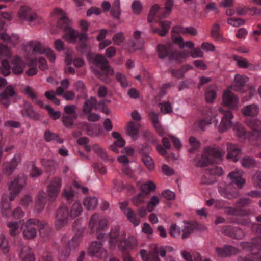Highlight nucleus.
<instances>
[{"label":"nucleus","mask_w":261,"mask_h":261,"mask_svg":"<svg viewBox=\"0 0 261 261\" xmlns=\"http://www.w3.org/2000/svg\"><path fill=\"white\" fill-rule=\"evenodd\" d=\"M53 14L58 17V27L66 32L63 38L69 43H75L77 41V31L70 27V21L66 16L64 12L61 9L56 8L54 10Z\"/></svg>","instance_id":"1"},{"label":"nucleus","mask_w":261,"mask_h":261,"mask_svg":"<svg viewBox=\"0 0 261 261\" xmlns=\"http://www.w3.org/2000/svg\"><path fill=\"white\" fill-rule=\"evenodd\" d=\"M93 63L100 70L95 69L94 74L102 81L108 83L110 82L109 76L114 73V69L109 64L108 60L102 55L94 54L92 56Z\"/></svg>","instance_id":"2"},{"label":"nucleus","mask_w":261,"mask_h":261,"mask_svg":"<svg viewBox=\"0 0 261 261\" xmlns=\"http://www.w3.org/2000/svg\"><path fill=\"white\" fill-rule=\"evenodd\" d=\"M173 248L168 247H160L158 248L157 245L153 244L150 246V249L149 251L148 254L144 249H142L140 251V254L144 261H161L158 254L164 257L166 256L167 249Z\"/></svg>","instance_id":"3"},{"label":"nucleus","mask_w":261,"mask_h":261,"mask_svg":"<svg viewBox=\"0 0 261 261\" xmlns=\"http://www.w3.org/2000/svg\"><path fill=\"white\" fill-rule=\"evenodd\" d=\"M224 154L218 148L207 147L204 150L201 158L199 161V165L205 167L216 162L215 160L220 159Z\"/></svg>","instance_id":"4"},{"label":"nucleus","mask_w":261,"mask_h":261,"mask_svg":"<svg viewBox=\"0 0 261 261\" xmlns=\"http://www.w3.org/2000/svg\"><path fill=\"white\" fill-rule=\"evenodd\" d=\"M109 226L108 219L100 217L97 213L93 214L89 222V228L92 232L105 231L108 228Z\"/></svg>","instance_id":"5"},{"label":"nucleus","mask_w":261,"mask_h":261,"mask_svg":"<svg viewBox=\"0 0 261 261\" xmlns=\"http://www.w3.org/2000/svg\"><path fill=\"white\" fill-rule=\"evenodd\" d=\"M17 98V94L14 87L11 85L7 86L0 93V103L7 109L11 102H15Z\"/></svg>","instance_id":"6"},{"label":"nucleus","mask_w":261,"mask_h":261,"mask_svg":"<svg viewBox=\"0 0 261 261\" xmlns=\"http://www.w3.org/2000/svg\"><path fill=\"white\" fill-rule=\"evenodd\" d=\"M62 184L61 177H54L50 180L46 190L47 199L50 202L56 200L60 192Z\"/></svg>","instance_id":"7"},{"label":"nucleus","mask_w":261,"mask_h":261,"mask_svg":"<svg viewBox=\"0 0 261 261\" xmlns=\"http://www.w3.org/2000/svg\"><path fill=\"white\" fill-rule=\"evenodd\" d=\"M69 212L67 206L64 204L61 205L57 210L56 214L55 226L57 229H61L68 223Z\"/></svg>","instance_id":"8"},{"label":"nucleus","mask_w":261,"mask_h":261,"mask_svg":"<svg viewBox=\"0 0 261 261\" xmlns=\"http://www.w3.org/2000/svg\"><path fill=\"white\" fill-rule=\"evenodd\" d=\"M88 253L89 255L99 259H105L108 256L107 250L103 247L102 243L98 241L91 242Z\"/></svg>","instance_id":"9"},{"label":"nucleus","mask_w":261,"mask_h":261,"mask_svg":"<svg viewBox=\"0 0 261 261\" xmlns=\"http://www.w3.org/2000/svg\"><path fill=\"white\" fill-rule=\"evenodd\" d=\"M19 17L33 24H39L42 22V19L36 13H33L31 9L27 6L21 7L18 12Z\"/></svg>","instance_id":"10"},{"label":"nucleus","mask_w":261,"mask_h":261,"mask_svg":"<svg viewBox=\"0 0 261 261\" xmlns=\"http://www.w3.org/2000/svg\"><path fill=\"white\" fill-rule=\"evenodd\" d=\"M25 177L23 175L18 176L12 182L10 187V201H13L16 195L21 191L25 184Z\"/></svg>","instance_id":"11"},{"label":"nucleus","mask_w":261,"mask_h":261,"mask_svg":"<svg viewBox=\"0 0 261 261\" xmlns=\"http://www.w3.org/2000/svg\"><path fill=\"white\" fill-rule=\"evenodd\" d=\"M218 111L222 113L223 117L218 127V130L219 132L223 133L231 127V119L233 118V115L231 111L224 110L223 108H219Z\"/></svg>","instance_id":"12"},{"label":"nucleus","mask_w":261,"mask_h":261,"mask_svg":"<svg viewBox=\"0 0 261 261\" xmlns=\"http://www.w3.org/2000/svg\"><path fill=\"white\" fill-rule=\"evenodd\" d=\"M154 17V16L149 14L147 18L148 22L151 23V31L153 33H158L159 35L162 37L166 36L167 33L169 32V29L171 25V22L167 20L160 21L159 26L161 29L154 28L153 27L152 24Z\"/></svg>","instance_id":"13"},{"label":"nucleus","mask_w":261,"mask_h":261,"mask_svg":"<svg viewBox=\"0 0 261 261\" xmlns=\"http://www.w3.org/2000/svg\"><path fill=\"white\" fill-rule=\"evenodd\" d=\"M39 224V220L36 218H31L27 220L24 224V229L23 231L24 238L27 239H32L37 234V230L35 226Z\"/></svg>","instance_id":"14"},{"label":"nucleus","mask_w":261,"mask_h":261,"mask_svg":"<svg viewBox=\"0 0 261 261\" xmlns=\"http://www.w3.org/2000/svg\"><path fill=\"white\" fill-rule=\"evenodd\" d=\"M223 105L231 109H236L239 107V98L229 90L224 91L222 96Z\"/></svg>","instance_id":"15"},{"label":"nucleus","mask_w":261,"mask_h":261,"mask_svg":"<svg viewBox=\"0 0 261 261\" xmlns=\"http://www.w3.org/2000/svg\"><path fill=\"white\" fill-rule=\"evenodd\" d=\"M216 251L217 255L221 257H229L240 252L238 248L231 245H225L223 248L217 247Z\"/></svg>","instance_id":"16"},{"label":"nucleus","mask_w":261,"mask_h":261,"mask_svg":"<svg viewBox=\"0 0 261 261\" xmlns=\"http://www.w3.org/2000/svg\"><path fill=\"white\" fill-rule=\"evenodd\" d=\"M221 231L225 235L235 239H242L245 236V233L242 229L230 226H224Z\"/></svg>","instance_id":"17"},{"label":"nucleus","mask_w":261,"mask_h":261,"mask_svg":"<svg viewBox=\"0 0 261 261\" xmlns=\"http://www.w3.org/2000/svg\"><path fill=\"white\" fill-rule=\"evenodd\" d=\"M12 70L15 74H21L24 71L25 63L23 60L18 56H14L11 60Z\"/></svg>","instance_id":"18"},{"label":"nucleus","mask_w":261,"mask_h":261,"mask_svg":"<svg viewBox=\"0 0 261 261\" xmlns=\"http://www.w3.org/2000/svg\"><path fill=\"white\" fill-rule=\"evenodd\" d=\"M138 245V242L135 237L133 236L129 237L126 240L124 241H120L118 245V248L120 250L123 252V253H127L126 252V248H134Z\"/></svg>","instance_id":"19"},{"label":"nucleus","mask_w":261,"mask_h":261,"mask_svg":"<svg viewBox=\"0 0 261 261\" xmlns=\"http://www.w3.org/2000/svg\"><path fill=\"white\" fill-rule=\"evenodd\" d=\"M227 155L228 159H230L234 162L238 161L241 153L240 149L236 144H227Z\"/></svg>","instance_id":"20"},{"label":"nucleus","mask_w":261,"mask_h":261,"mask_svg":"<svg viewBox=\"0 0 261 261\" xmlns=\"http://www.w3.org/2000/svg\"><path fill=\"white\" fill-rule=\"evenodd\" d=\"M37 226L39 228V232L41 237L44 240L48 239L51 235L52 230L45 222H40L39 221V224H37Z\"/></svg>","instance_id":"21"},{"label":"nucleus","mask_w":261,"mask_h":261,"mask_svg":"<svg viewBox=\"0 0 261 261\" xmlns=\"http://www.w3.org/2000/svg\"><path fill=\"white\" fill-rule=\"evenodd\" d=\"M97 102L95 97H91L84 103L83 111L85 114L90 113L93 109L97 110Z\"/></svg>","instance_id":"22"},{"label":"nucleus","mask_w":261,"mask_h":261,"mask_svg":"<svg viewBox=\"0 0 261 261\" xmlns=\"http://www.w3.org/2000/svg\"><path fill=\"white\" fill-rule=\"evenodd\" d=\"M259 107L255 104H252L244 107L242 109V112L244 116L254 117L259 113Z\"/></svg>","instance_id":"23"},{"label":"nucleus","mask_w":261,"mask_h":261,"mask_svg":"<svg viewBox=\"0 0 261 261\" xmlns=\"http://www.w3.org/2000/svg\"><path fill=\"white\" fill-rule=\"evenodd\" d=\"M140 125L138 123L129 121L126 126V133L132 138L136 139L139 133Z\"/></svg>","instance_id":"24"},{"label":"nucleus","mask_w":261,"mask_h":261,"mask_svg":"<svg viewBox=\"0 0 261 261\" xmlns=\"http://www.w3.org/2000/svg\"><path fill=\"white\" fill-rule=\"evenodd\" d=\"M46 201V194L44 191H40L36 201L35 210L38 212H41L44 208Z\"/></svg>","instance_id":"25"},{"label":"nucleus","mask_w":261,"mask_h":261,"mask_svg":"<svg viewBox=\"0 0 261 261\" xmlns=\"http://www.w3.org/2000/svg\"><path fill=\"white\" fill-rule=\"evenodd\" d=\"M173 32L182 34H190L192 36L197 35V30L193 27H184L181 26H175L173 28Z\"/></svg>","instance_id":"26"},{"label":"nucleus","mask_w":261,"mask_h":261,"mask_svg":"<svg viewBox=\"0 0 261 261\" xmlns=\"http://www.w3.org/2000/svg\"><path fill=\"white\" fill-rule=\"evenodd\" d=\"M228 177L231 180L232 182L237 185L239 188H242L245 183V180L242 178L241 173L239 171H234L229 173Z\"/></svg>","instance_id":"27"},{"label":"nucleus","mask_w":261,"mask_h":261,"mask_svg":"<svg viewBox=\"0 0 261 261\" xmlns=\"http://www.w3.org/2000/svg\"><path fill=\"white\" fill-rule=\"evenodd\" d=\"M20 257L22 261H34L35 257L31 249L28 246L22 248L20 253Z\"/></svg>","instance_id":"28"},{"label":"nucleus","mask_w":261,"mask_h":261,"mask_svg":"<svg viewBox=\"0 0 261 261\" xmlns=\"http://www.w3.org/2000/svg\"><path fill=\"white\" fill-rule=\"evenodd\" d=\"M245 122V124L252 129L251 132L261 130V121L258 119L247 118Z\"/></svg>","instance_id":"29"},{"label":"nucleus","mask_w":261,"mask_h":261,"mask_svg":"<svg viewBox=\"0 0 261 261\" xmlns=\"http://www.w3.org/2000/svg\"><path fill=\"white\" fill-rule=\"evenodd\" d=\"M9 228V232L11 236H15L18 234L21 231L22 227H20L19 222L10 221L7 223Z\"/></svg>","instance_id":"30"},{"label":"nucleus","mask_w":261,"mask_h":261,"mask_svg":"<svg viewBox=\"0 0 261 261\" xmlns=\"http://www.w3.org/2000/svg\"><path fill=\"white\" fill-rule=\"evenodd\" d=\"M10 203L8 202L6 195H3L1 200V212L2 214L8 217L11 212Z\"/></svg>","instance_id":"31"},{"label":"nucleus","mask_w":261,"mask_h":261,"mask_svg":"<svg viewBox=\"0 0 261 261\" xmlns=\"http://www.w3.org/2000/svg\"><path fill=\"white\" fill-rule=\"evenodd\" d=\"M109 238L112 239H116L120 241L122 239L125 237V233L124 232H120V227L118 226H115L113 227L110 232L108 233Z\"/></svg>","instance_id":"32"},{"label":"nucleus","mask_w":261,"mask_h":261,"mask_svg":"<svg viewBox=\"0 0 261 261\" xmlns=\"http://www.w3.org/2000/svg\"><path fill=\"white\" fill-rule=\"evenodd\" d=\"M142 161L145 166L149 170H152L154 168V164L151 157L146 154V152L144 151V149L141 150Z\"/></svg>","instance_id":"33"},{"label":"nucleus","mask_w":261,"mask_h":261,"mask_svg":"<svg viewBox=\"0 0 261 261\" xmlns=\"http://www.w3.org/2000/svg\"><path fill=\"white\" fill-rule=\"evenodd\" d=\"M217 96V93L216 91V87L213 86H209L205 92V100L208 103H212L216 99Z\"/></svg>","instance_id":"34"},{"label":"nucleus","mask_w":261,"mask_h":261,"mask_svg":"<svg viewBox=\"0 0 261 261\" xmlns=\"http://www.w3.org/2000/svg\"><path fill=\"white\" fill-rule=\"evenodd\" d=\"M188 55L182 51L171 52L169 54V60H175L179 63H181L188 57Z\"/></svg>","instance_id":"35"},{"label":"nucleus","mask_w":261,"mask_h":261,"mask_svg":"<svg viewBox=\"0 0 261 261\" xmlns=\"http://www.w3.org/2000/svg\"><path fill=\"white\" fill-rule=\"evenodd\" d=\"M119 0H115L113 3L112 7L111 9V16L117 20L120 18L121 10L120 8Z\"/></svg>","instance_id":"36"},{"label":"nucleus","mask_w":261,"mask_h":261,"mask_svg":"<svg viewBox=\"0 0 261 261\" xmlns=\"http://www.w3.org/2000/svg\"><path fill=\"white\" fill-rule=\"evenodd\" d=\"M98 204L97 199L95 197H89L85 198L83 201L85 207L89 210L95 208Z\"/></svg>","instance_id":"37"},{"label":"nucleus","mask_w":261,"mask_h":261,"mask_svg":"<svg viewBox=\"0 0 261 261\" xmlns=\"http://www.w3.org/2000/svg\"><path fill=\"white\" fill-rule=\"evenodd\" d=\"M226 213L229 215H234L238 216H247L251 214L250 210H238L236 208L229 207L226 210Z\"/></svg>","instance_id":"38"},{"label":"nucleus","mask_w":261,"mask_h":261,"mask_svg":"<svg viewBox=\"0 0 261 261\" xmlns=\"http://www.w3.org/2000/svg\"><path fill=\"white\" fill-rule=\"evenodd\" d=\"M147 197L145 195L139 193L138 194L133 197L132 198V203L136 206H139L140 205L145 204L148 199Z\"/></svg>","instance_id":"39"},{"label":"nucleus","mask_w":261,"mask_h":261,"mask_svg":"<svg viewBox=\"0 0 261 261\" xmlns=\"http://www.w3.org/2000/svg\"><path fill=\"white\" fill-rule=\"evenodd\" d=\"M251 202V200L249 198H242L236 202L235 205L238 210H250L245 208L249 206Z\"/></svg>","instance_id":"40"},{"label":"nucleus","mask_w":261,"mask_h":261,"mask_svg":"<svg viewBox=\"0 0 261 261\" xmlns=\"http://www.w3.org/2000/svg\"><path fill=\"white\" fill-rule=\"evenodd\" d=\"M156 188V186L155 184L150 181L147 183L143 184L140 186V189L141 190V192L140 193H142L147 197L148 193L152 190H154Z\"/></svg>","instance_id":"41"},{"label":"nucleus","mask_w":261,"mask_h":261,"mask_svg":"<svg viewBox=\"0 0 261 261\" xmlns=\"http://www.w3.org/2000/svg\"><path fill=\"white\" fill-rule=\"evenodd\" d=\"M157 51L158 57L161 59H164L167 56L169 58L170 48L169 46L162 44H159L157 46Z\"/></svg>","instance_id":"42"},{"label":"nucleus","mask_w":261,"mask_h":261,"mask_svg":"<svg viewBox=\"0 0 261 261\" xmlns=\"http://www.w3.org/2000/svg\"><path fill=\"white\" fill-rule=\"evenodd\" d=\"M44 139L46 142L55 140L58 143H62L63 140L60 138L57 134L53 133L50 130H46L44 133Z\"/></svg>","instance_id":"43"},{"label":"nucleus","mask_w":261,"mask_h":261,"mask_svg":"<svg viewBox=\"0 0 261 261\" xmlns=\"http://www.w3.org/2000/svg\"><path fill=\"white\" fill-rule=\"evenodd\" d=\"M245 81L244 77L240 74H236L234 78L233 89L235 91H239L244 86Z\"/></svg>","instance_id":"44"},{"label":"nucleus","mask_w":261,"mask_h":261,"mask_svg":"<svg viewBox=\"0 0 261 261\" xmlns=\"http://www.w3.org/2000/svg\"><path fill=\"white\" fill-rule=\"evenodd\" d=\"M0 248L4 254H7L10 251V245L8 239L3 234H0Z\"/></svg>","instance_id":"45"},{"label":"nucleus","mask_w":261,"mask_h":261,"mask_svg":"<svg viewBox=\"0 0 261 261\" xmlns=\"http://www.w3.org/2000/svg\"><path fill=\"white\" fill-rule=\"evenodd\" d=\"M83 211L81 204L79 202H76L72 205L71 210L70 216L72 218H75L79 216Z\"/></svg>","instance_id":"46"},{"label":"nucleus","mask_w":261,"mask_h":261,"mask_svg":"<svg viewBox=\"0 0 261 261\" xmlns=\"http://www.w3.org/2000/svg\"><path fill=\"white\" fill-rule=\"evenodd\" d=\"M0 72L5 76H7L10 75L11 72V66L7 60H3L1 61L0 66Z\"/></svg>","instance_id":"47"},{"label":"nucleus","mask_w":261,"mask_h":261,"mask_svg":"<svg viewBox=\"0 0 261 261\" xmlns=\"http://www.w3.org/2000/svg\"><path fill=\"white\" fill-rule=\"evenodd\" d=\"M174 42L177 44L180 48L186 47L188 48H192L194 47V44L190 41L184 42L183 38L181 36H178L175 38Z\"/></svg>","instance_id":"48"},{"label":"nucleus","mask_w":261,"mask_h":261,"mask_svg":"<svg viewBox=\"0 0 261 261\" xmlns=\"http://www.w3.org/2000/svg\"><path fill=\"white\" fill-rule=\"evenodd\" d=\"M249 139L253 144L258 146H261L260 130L251 132L249 135Z\"/></svg>","instance_id":"49"},{"label":"nucleus","mask_w":261,"mask_h":261,"mask_svg":"<svg viewBox=\"0 0 261 261\" xmlns=\"http://www.w3.org/2000/svg\"><path fill=\"white\" fill-rule=\"evenodd\" d=\"M232 58L236 62L237 65L241 68H247L250 64L246 59L237 55H233Z\"/></svg>","instance_id":"50"},{"label":"nucleus","mask_w":261,"mask_h":261,"mask_svg":"<svg viewBox=\"0 0 261 261\" xmlns=\"http://www.w3.org/2000/svg\"><path fill=\"white\" fill-rule=\"evenodd\" d=\"M30 45L33 51L40 54H43L46 49L40 42L37 41H31Z\"/></svg>","instance_id":"51"},{"label":"nucleus","mask_w":261,"mask_h":261,"mask_svg":"<svg viewBox=\"0 0 261 261\" xmlns=\"http://www.w3.org/2000/svg\"><path fill=\"white\" fill-rule=\"evenodd\" d=\"M242 165L246 168H252L255 166L256 162L255 160L250 156H245L241 160Z\"/></svg>","instance_id":"52"},{"label":"nucleus","mask_w":261,"mask_h":261,"mask_svg":"<svg viewBox=\"0 0 261 261\" xmlns=\"http://www.w3.org/2000/svg\"><path fill=\"white\" fill-rule=\"evenodd\" d=\"M40 163L43 166L48 170H51L55 168L57 166L56 162L52 159L43 158L41 159Z\"/></svg>","instance_id":"53"},{"label":"nucleus","mask_w":261,"mask_h":261,"mask_svg":"<svg viewBox=\"0 0 261 261\" xmlns=\"http://www.w3.org/2000/svg\"><path fill=\"white\" fill-rule=\"evenodd\" d=\"M170 235L173 238H178L181 234V229L175 223H172L169 228Z\"/></svg>","instance_id":"54"},{"label":"nucleus","mask_w":261,"mask_h":261,"mask_svg":"<svg viewBox=\"0 0 261 261\" xmlns=\"http://www.w3.org/2000/svg\"><path fill=\"white\" fill-rule=\"evenodd\" d=\"M219 192L220 193V194L224 198L230 199L235 198L237 197L239 195L238 192H230L229 191H228L225 189L220 188L219 189Z\"/></svg>","instance_id":"55"},{"label":"nucleus","mask_w":261,"mask_h":261,"mask_svg":"<svg viewBox=\"0 0 261 261\" xmlns=\"http://www.w3.org/2000/svg\"><path fill=\"white\" fill-rule=\"evenodd\" d=\"M173 4V0H166L165 8L166 11L163 14L160 15L159 17L161 18H164L169 16L172 11Z\"/></svg>","instance_id":"56"},{"label":"nucleus","mask_w":261,"mask_h":261,"mask_svg":"<svg viewBox=\"0 0 261 261\" xmlns=\"http://www.w3.org/2000/svg\"><path fill=\"white\" fill-rule=\"evenodd\" d=\"M185 224H187L188 225L185 226L182 230V234L181 238L182 239H185L189 237V236L192 234L194 231V226L189 222L186 221L184 222Z\"/></svg>","instance_id":"57"},{"label":"nucleus","mask_w":261,"mask_h":261,"mask_svg":"<svg viewBox=\"0 0 261 261\" xmlns=\"http://www.w3.org/2000/svg\"><path fill=\"white\" fill-rule=\"evenodd\" d=\"M75 119L73 116L63 115L62 117V122L65 127L70 128L73 125Z\"/></svg>","instance_id":"58"},{"label":"nucleus","mask_w":261,"mask_h":261,"mask_svg":"<svg viewBox=\"0 0 261 261\" xmlns=\"http://www.w3.org/2000/svg\"><path fill=\"white\" fill-rule=\"evenodd\" d=\"M189 142L191 148L189 149L190 152H193L196 149L199 148L200 146V142L194 137L191 136L189 139Z\"/></svg>","instance_id":"59"},{"label":"nucleus","mask_w":261,"mask_h":261,"mask_svg":"<svg viewBox=\"0 0 261 261\" xmlns=\"http://www.w3.org/2000/svg\"><path fill=\"white\" fill-rule=\"evenodd\" d=\"M76 107L73 105H66L64 108L65 113L68 115H71L74 119H77V114L76 112Z\"/></svg>","instance_id":"60"},{"label":"nucleus","mask_w":261,"mask_h":261,"mask_svg":"<svg viewBox=\"0 0 261 261\" xmlns=\"http://www.w3.org/2000/svg\"><path fill=\"white\" fill-rule=\"evenodd\" d=\"M3 171L7 175H10L16 169L15 165H13L10 162L4 163L2 165Z\"/></svg>","instance_id":"61"},{"label":"nucleus","mask_w":261,"mask_h":261,"mask_svg":"<svg viewBox=\"0 0 261 261\" xmlns=\"http://www.w3.org/2000/svg\"><path fill=\"white\" fill-rule=\"evenodd\" d=\"M159 199L157 196H153L151 197L150 201L147 205V210L149 212H152L155 207L159 204Z\"/></svg>","instance_id":"62"},{"label":"nucleus","mask_w":261,"mask_h":261,"mask_svg":"<svg viewBox=\"0 0 261 261\" xmlns=\"http://www.w3.org/2000/svg\"><path fill=\"white\" fill-rule=\"evenodd\" d=\"M44 108L48 111V115L53 119H58L61 116V113L58 111H55L51 107L48 105L44 106Z\"/></svg>","instance_id":"63"},{"label":"nucleus","mask_w":261,"mask_h":261,"mask_svg":"<svg viewBox=\"0 0 261 261\" xmlns=\"http://www.w3.org/2000/svg\"><path fill=\"white\" fill-rule=\"evenodd\" d=\"M220 26L218 24H215L214 25L212 32L211 35L217 41H220L223 40V37L220 34L219 30Z\"/></svg>","instance_id":"64"}]
</instances>
